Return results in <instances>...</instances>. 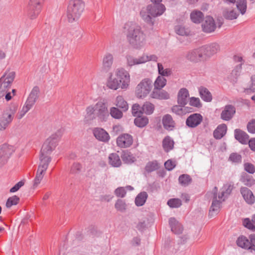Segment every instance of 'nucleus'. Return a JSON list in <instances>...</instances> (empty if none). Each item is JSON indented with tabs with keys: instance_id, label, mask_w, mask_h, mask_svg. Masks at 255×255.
Instances as JSON below:
<instances>
[{
	"instance_id": "c756f323",
	"label": "nucleus",
	"mask_w": 255,
	"mask_h": 255,
	"mask_svg": "<svg viewBox=\"0 0 255 255\" xmlns=\"http://www.w3.org/2000/svg\"><path fill=\"white\" fill-rule=\"evenodd\" d=\"M115 105L117 106L116 108L121 109L124 112H127L128 109V105L127 102L122 96L117 97L115 101Z\"/></svg>"
},
{
	"instance_id": "bf43d9fd",
	"label": "nucleus",
	"mask_w": 255,
	"mask_h": 255,
	"mask_svg": "<svg viewBox=\"0 0 255 255\" xmlns=\"http://www.w3.org/2000/svg\"><path fill=\"white\" fill-rule=\"evenodd\" d=\"M132 114L135 117L142 114L141 107L138 104H133L132 106Z\"/></svg>"
},
{
	"instance_id": "412c9836",
	"label": "nucleus",
	"mask_w": 255,
	"mask_h": 255,
	"mask_svg": "<svg viewBox=\"0 0 255 255\" xmlns=\"http://www.w3.org/2000/svg\"><path fill=\"white\" fill-rule=\"evenodd\" d=\"M93 132L96 138L99 141L107 142L110 139L109 133L103 128H94Z\"/></svg>"
},
{
	"instance_id": "dca6fc26",
	"label": "nucleus",
	"mask_w": 255,
	"mask_h": 255,
	"mask_svg": "<svg viewBox=\"0 0 255 255\" xmlns=\"http://www.w3.org/2000/svg\"><path fill=\"white\" fill-rule=\"evenodd\" d=\"M39 93L40 90L39 87L37 86H34L30 93L24 106L31 109L38 99Z\"/></svg>"
},
{
	"instance_id": "a19ab883",
	"label": "nucleus",
	"mask_w": 255,
	"mask_h": 255,
	"mask_svg": "<svg viewBox=\"0 0 255 255\" xmlns=\"http://www.w3.org/2000/svg\"><path fill=\"white\" fill-rule=\"evenodd\" d=\"M243 225L246 228L255 232V214L252 216V219L245 218L243 222Z\"/></svg>"
},
{
	"instance_id": "473e14b6",
	"label": "nucleus",
	"mask_w": 255,
	"mask_h": 255,
	"mask_svg": "<svg viewBox=\"0 0 255 255\" xmlns=\"http://www.w3.org/2000/svg\"><path fill=\"white\" fill-rule=\"evenodd\" d=\"M174 142L168 135L165 136L162 140V147L166 152H168L174 148Z\"/></svg>"
},
{
	"instance_id": "a18cd8bd",
	"label": "nucleus",
	"mask_w": 255,
	"mask_h": 255,
	"mask_svg": "<svg viewBox=\"0 0 255 255\" xmlns=\"http://www.w3.org/2000/svg\"><path fill=\"white\" fill-rule=\"evenodd\" d=\"M123 112H124L121 109L113 107L111 108L110 114L112 118L115 119H120L123 116Z\"/></svg>"
},
{
	"instance_id": "603ef678",
	"label": "nucleus",
	"mask_w": 255,
	"mask_h": 255,
	"mask_svg": "<svg viewBox=\"0 0 255 255\" xmlns=\"http://www.w3.org/2000/svg\"><path fill=\"white\" fill-rule=\"evenodd\" d=\"M157 67L158 73L161 75V76H169L171 75L172 71L171 69L169 68L164 69L161 63H158Z\"/></svg>"
},
{
	"instance_id": "79ce46f5",
	"label": "nucleus",
	"mask_w": 255,
	"mask_h": 255,
	"mask_svg": "<svg viewBox=\"0 0 255 255\" xmlns=\"http://www.w3.org/2000/svg\"><path fill=\"white\" fill-rule=\"evenodd\" d=\"M159 168V164L157 161L155 160L148 162L144 167V170L149 173L157 170Z\"/></svg>"
},
{
	"instance_id": "2f4dec72",
	"label": "nucleus",
	"mask_w": 255,
	"mask_h": 255,
	"mask_svg": "<svg viewBox=\"0 0 255 255\" xmlns=\"http://www.w3.org/2000/svg\"><path fill=\"white\" fill-rule=\"evenodd\" d=\"M134 120V125L138 128H142L145 127L149 123L148 118L141 115L136 116Z\"/></svg>"
},
{
	"instance_id": "393cba45",
	"label": "nucleus",
	"mask_w": 255,
	"mask_h": 255,
	"mask_svg": "<svg viewBox=\"0 0 255 255\" xmlns=\"http://www.w3.org/2000/svg\"><path fill=\"white\" fill-rule=\"evenodd\" d=\"M169 224L173 233L178 235L182 233L183 227L175 218H170L169 219Z\"/></svg>"
},
{
	"instance_id": "338daca9",
	"label": "nucleus",
	"mask_w": 255,
	"mask_h": 255,
	"mask_svg": "<svg viewBox=\"0 0 255 255\" xmlns=\"http://www.w3.org/2000/svg\"><path fill=\"white\" fill-rule=\"evenodd\" d=\"M247 129L250 133H255V119H252L247 125Z\"/></svg>"
},
{
	"instance_id": "b1692460",
	"label": "nucleus",
	"mask_w": 255,
	"mask_h": 255,
	"mask_svg": "<svg viewBox=\"0 0 255 255\" xmlns=\"http://www.w3.org/2000/svg\"><path fill=\"white\" fill-rule=\"evenodd\" d=\"M189 97L188 90L185 88H181L177 95V103L181 107H184L187 104V98Z\"/></svg>"
},
{
	"instance_id": "774afa93",
	"label": "nucleus",
	"mask_w": 255,
	"mask_h": 255,
	"mask_svg": "<svg viewBox=\"0 0 255 255\" xmlns=\"http://www.w3.org/2000/svg\"><path fill=\"white\" fill-rule=\"evenodd\" d=\"M176 166L175 162H173L171 159L167 160L164 163V166L166 169L168 171H171Z\"/></svg>"
},
{
	"instance_id": "680f3d73",
	"label": "nucleus",
	"mask_w": 255,
	"mask_h": 255,
	"mask_svg": "<svg viewBox=\"0 0 255 255\" xmlns=\"http://www.w3.org/2000/svg\"><path fill=\"white\" fill-rule=\"evenodd\" d=\"M244 170L250 174H254L255 172V166L251 163L246 162L244 164Z\"/></svg>"
},
{
	"instance_id": "423d86ee",
	"label": "nucleus",
	"mask_w": 255,
	"mask_h": 255,
	"mask_svg": "<svg viewBox=\"0 0 255 255\" xmlns=\"http://www.w3.org/2000/svg\"><path fill=\"white\" fill-rule=\"evenodd\" d=\"M63 132L64 129L63 128L58 129L55 133L47 138L43 144L41 149H42L43 151H45L51 153L58 145Z\"/></svg>"
},
{
	"instance_id": "39448f33",
	"label": "nucleus",
	"mask_w": 255,
	"mask_h": 255,
	"mask_svg": "<svg viewBox=\"0 0 255 255\" xmlns=\"http://www.w3.org/2000/svg\"><path fill=\"white\" fill-rule=\"evenodd\" d=\"M85 7V3L82 0H70L67 9V17L69 22L78 20L80 17Z\"/></svg>"
},
{
	"instance_id": "c85d7f7f",
	"label": "nucleus",
	"mask_w": 255,
	"mask_h": 255,
	"mask_svg": "<svg viewBox=\"0 0 255 255\" xmlns=\"http://www.w3.org/2000/svg\"><path fill=\"white\" fill-rule=\"evenodd\" d=\"M227 127L225 124L219 125L213 132V135L215 138L220 139L222 138L226 133Z\"/></svg>"
},
{
	"instance_id": "a878e982",
	"label": "nucleus",
	"mask_w": 255,
	"mask_h": 255,
	"mask_svg": "<svg viewBox=\"0 0 255 255\" xmlns=\"http://www.w3.org/2000/svg\"><path fill=\"white\" fill-rule=\"evenodd\" d=\"M150 97L152 98L158 100H167L170 98L169 94L166 91L162 90V89L155 88H154L151 92Z\"/></svg>"
},
{
	"instance_id": "aec40b11",
	"label": "nucleus",
	"mask_w": 255,
	"mask_h": 255,
	"mask_svg": "<svg viewBox=\"0 0 255 255\" xmlns=\"http://www.w3.org/2000/svg\"><path fill=\"white\" fill-rule=\"evenodd\" d=\"M236 113V108L232 105H227L221 114V118L226 121L231 120Z\"/></svg>"
},
{
	"instance_id": "69168bd1",
	"label": "nucleus",
	"mask_w": 255,
	"mask_h": 255,
	"mask_svg": "<svg viewBox=\"0 0 255 255\" xmlns=\"http://www.w3.org/2000/svg\"><path fill=\"white\" fill-rule=\"evenodd\" d=\"M126 193V191L124 187H118L115 190V194L118 197H124Z\"/></svg>"
},
{
	"instance_id": "bb28decb",
	"label": "nucleus",
	"mask_w": 255,
	"mask_h": 255,
	"mask_svg": "<svg viewBox=\"0 0 255 255\" xmlns=\"http://www.w3.org/2000/svg\"><path fill=\"white\" fill-rule=\"evenodd\" d=\"M234 135L235 139L241 143L243 144H247L249 136L245 131L239 128L236 129L234 130Z\"/></svg>"
},
{
	"instance_id": "052dcab7",
	"label": "nucleus",
	"mask_w": 255,
	"mask_h": 255,
	"mask_svg": "<svg viewBox=\"0 0 255 255\" xmlns=\"http://www.w3.org/2000/svg\"><path fill=\"white\" fill-rule=\"evenodd\" d=\"M82 165L79 162H74L71 166L70 173L71 174L79 173L82 169Z\"/></svg>"
},
{
	"instance_id": "f3484780",
	"label": "nucleus",
	"mask_w": 255,
	"mask_h": 255,
	"mask_svg": "<svg viewBox=\"0 0 255 255\" xmlns=\"http://www.w3.org/2000/svg\"><path fill=\"white\" fill-rule=\"evenodd\" d=\"M202 30L206 33H211L215 31L216 28L214 18L211 16H207L202 24Z\"/></svg>"
},
{
	"instance_id": "13d9d810",
	"label": "nucleus",
	"mask_w": 255,
	"mask_h": 255,
	"mask_svg": "<svg viewBox=\"0 0 255 255\" xmlns=\"http://www.w3.org/2000/svg\"><path fill=\"white\" fill-rule=\"evenodd\" d=\"M174 29L176 33L179 35L184 36L189 34V32L186 30L184 27L181 25L175 26Z\"/></svg>"
},
{
	"instance_id": "4468645a",
	"label": "nucleus",
	"mask_w": 255,
	"mask_h": 255,
	"mask_svg": "<svg viewBox=\"0 0 255 255\" xmlns=\"http://www.w3.org/2000/svg\"><path fill=\"white\" fill-rule=\"evenodd\" d=\"M117 146L121 148H128L133 143L132 136L128 133H122L117 138Z\"/></svg>"
},
{
	"instance_id": "0e129e2a",
	"label": "nucleus",
	"mask_w": 255,
	"mask_h": 255,
	"mask_svg": "<svg viewBox=\"0 0 255 255\" xmlns=\"http://www.w3.org/2000/svg\"><path fill=\"white\" fill-rule=\"evenodd\" d=\"M242 64L243 63L240 64L234 68L231 73L232 76L237 78L239 76H240L242 69Z\"/></svg>"
},
{
	"instance_id": "4d7b16f0",
	"label": "nucleus",
	"mask_w": 255,
	"mask_h": 255,
	"mask_svg": "<svg viewBox=\"0 0 255 255\" xmlns=\"http://www.w3.org/2000/svg\"><path fill=\"white\" fill-rule=\"evenodd\" d=\"M238 16L239 14L234 10L227 11L224 13V16L227 19L233 20L236 19Z\"/></svg>"
},
{
	"instance_id": "e433bc0d",
	"label": "nucleus",
	"mask_w": 255,
	"mask_h": 255,
	"mask_svg": "<svg viewBox=\"0 0 255 255\" xmlns=\"http://www.w3.org/2000/svg\"><path fill=\"white\" fill-rule=\"evenodd\" d=\"M237 245L243 249L250 250L251 247L250 246V240L244 236H240L237 240Z\"/></svg>"
},
{
	"instance_id": "6e6d98bb",
	"label": "nucleus",
	"mask_w": 255,
	"mask_h": 255,
	"mask_svg": "<svg viewBox=\"0 0 255 255\" xmlns=\"http://www.w3.org/2000/svg\"><path fill=\"white\" fill-rule=\"evenodd\" d=\"M242 156L236 152L232 153L229 156V160L232 162L240 163L242 162Z\"/></svg>"
},
{
	"instance_id": "e2e57ef3",
	"label": "nucleus",
	"mask_w": 255,
	"mask_h": 255,
	"mask_svg": "<svg viewBox=\"0 0 255 255\" xmlns=\"http://www.w3.org/2000/svg\"><path fill=\"white\" fill-rule=\"evenodd\" d=\"M189 104L191 106L195 107L197 108H200L202 107V104L200 100L198 98L192 97L190 98Z\"/></svg>"
},
{
	"instance_id": "ddd939ff",
	"label": "nucleus",
	"mask_w": 255,
	"mask_h": 255,
	"mask_svg": "<svg viewBox=\"0 0 255 255\" xmlns=\"http://www.w3.org/2000/svg\"><path fill=\"white\" fill-rule=\"evenodd\" d=\"M204 56L203 51L200 47L188 51L185 57L188 61L196 63L201 61Z\"/></svg>"
},
{
	"instance_id": "6ab92c4d",
	"label": "nucleus",
	"mask_w": 255,
	"mask_h": 255,
	"mask_svg": "<svg viewBox=\"0 0 255 255\" xmlns=\"http://www.w3.org/2000/svg\"><path fill=\"white\" fill-rule=\"evenodd\" d=\"M204 56L210 57L217 53L220 50V45L217 43H212L201 47Z\"/></svg>"
},
{
	"instance_id": "5fc2aeb1",
	"label": "nucleus",
	"mask_w": 255,
	"mask_h": 255,
	"mask_svg": "<svg viewBox=\"0 0 255 255\" xmlns=\"http://www.w3.org/2000/svg\"><path fill=\"white\" fill-rule=\"evenodd\" d=\"M250 82L249 87L245 90V92L247 94L255 92V74L251 76Z\"/></svg>"
},
{
	"instance_id": "864d4df0",
	"label": "nucleus",
	"mask_w": 255,
	"mask_h": 255,
	"mask_svg": "<svg viewBox=\"0 0 255 255\" xmlns=\"http://www.w3.org/2000/svg\"><path fill=\"white\" fill-rule=\"evenodd\" d=\"M18 106L16 104H11L4 111V113L5 114L8 115H10L12 119H13L14 116L17 111Z\"/></svg>"
},
{
	"instance_id": "f03ea898",
	"label": "nucleus",
	"mask_w": 255,
	"mask_h": 255,
	"mask_svg": "<svg viewBox=\"0 0 255 255\" xmlns=\"http://www.w3.org/2000/svg\"><path fill=\"white\" fill-rule=\"evenodd\" d=\"M166 7L163 4L151 3L148 4L145 8H142L140 11V16L147 24L153 26L154 20L152 17L161 15L165 11Z\"/></svg>"
},
{
	"instance_id": "c03bdc74",
	"label": "nucleus",
	"mask_w": 255,
	"mask_h": 255,
	"mask_svg": "<svg viewBox=\"0 0 255 255\" xmlns=\"http://www.w3.org/2000/svg\"><path fill=\"white\" fill-rule=\"evenodd\" d=\"M178 181L180 184L185 187L192 182V179L189 175L184 174L179 176Z\"/></svg>"
},
{
	"instance_id": "20e7f679",
	"label": "nucleus",
	"mask_w": 255,
	"mask_h": 255,
	"mask_svg": "<svg viewBox=\"0 0 255 255\" xmlns=\"http://www.w3.org/2000/svg\"><path fill=\"white\" fill-rule=\"evenodd\" d=\"M50 153L41 149L39 155L40 163L38 167L35 177L33 180V187L35 188L40 184L44 175L51 161Z\"/></svg>"
},
{
	"instance_id": "58836bf2",
	"label": "nucleus",
	"mask_w": 255,
	"mask_h": 255,
	"mask_svg": "<svg viewBox=\"0 0 255 255\" xmlns=\"http://www.w3.org/2000/svg\"><path fill=\"white\" fill-rule=\"evenodd\" d=\"M190 18L194 23H200L204 19V14L200 10H194L190 14Z\"/></svg>"
},
{
	"instance_id": "37998d69",
	"label": "nucleus",
	"mask_w": 255,
	"mask_h": 255,
	"mask_svg": "<svg viewBox=\"0 0 255 255\" xmlns=\"http://www.w3.org/2000/svg\"><path fill=\"white\" fill-rule=\"evenodd\" d=\"M155 109L154 105L149 102H145L141 107L142 114L145 113L146 115H150L152 114Z\"/></svg>"
},
{
	"instance_id": "f704fd0d",
	"label": "nucleus",
	"mask_w": 255,
	"mask_h": 255,
	"mask_svg": "<svg viewBox=\"0 0 255 255\" xmlns=\"http://www.w3.org/2000/svg\"><path fill=\"white\" fill-rule=\"evenodd\" d=\"M199 94L202 99L207 102H211L212 96L210 92L205 87H200L199 89Z\"/></svg>"
},
{
	"instance_id": "a211bd4d",
	"label": "nucleus",
	"mask_w": 255,
	"mask_h": 255,
	"mask_svg": "<svg viewBox=\"0 0 255 255\" xmlns=\"http://www.w3.org/2000/svg\"><path fill=\"white\" fill-rule=\"evenodd\" d=\"M203 117L200 114L195 113L190 115L186 120V125L189 128H194L201 124Z\"/></svg>"
},
{
	"instance_id": "c9c22d12",
	"label": "nucleus",
	"mask_w": 255,
	"mask_h": 255,
	"mask_svg": "<svg viewBox=\"0 0 255 255\" xmlns=\"http://www.w3.org/2000/svg\"><path fill=\"white\" fill-rule=\"evenodd\" d=\"M240 181L248 187H251L255 184V180L253 177L245 172L242 174Z\"/></svg>"
},
{
	"instance_id": "3c124183",
	"label": "nucleus",
	"mask_w": 255,
	"mask_h": 255,
	"mask_svg": "<svg viewBox=\"0 0 255 255\" xmlns=\"http://www.w3.org/2000/svg\"><path fill=\"white\" fill-rule=\"evenodd\" d=\"M167 205L172 208H177L182 205V201L178 198H172L168 200Z\"/></svg>"
},
{
	"instance_id": "7ed1b4c3",
	"label": "nucleus",
	"mask_w": 255,
	"mask_h": 255,
	"mask_svg": "<svg viewBox=\"0 0 255 255\" xmlns=\"http://www.w3.org/2000/svg\"><path fill=\"white\" fill-rule=\"evenodd\" d=\"M130 82L129 73L124 68L118 69L116 72V77L111 76L107 83V86L111 89L117 90L119 88L127 89Z\"/></svg>"
},
{
	"instance_id": "8fccbe9b",
	"label": "nucleus",
	"mask_w": 255,
	"mask_h": 255,
	"mask_svg": "<svg viewBox=\"0 0 255 255\" xmlns=\"http://www.w3.org/2000/svg\"><path fill=\"white\" fill-rule=\"evenodd\" d=\"M20 200L19 198L16 195L9 197L6 202L5 206L7 208H10L13 205H17Z\"/></svg>"
},
{
	"instance_id": "4be33fe9",
	"label": "nucleus",
	"mask_w": 255,
	"mask_h": 255,
	"mask_svg": "<svg viewBox=\"0 0 255 255\" xmlns=\"http://www.w3.org/2000/svg\"><path fill=\"white\" fill-rule=\"evenodd\" d=\"M240 192L244 199L248 204L252 205L255 203V196L252 191L248 188L242 187L240 189Z\"/></svg>"
},
{
	"instance_id": "6e6552de",
	"label": "nucleus",
	"mask_w": 255,
	"mask_h": 255,
	"mask_svg": "<svg viewBox=\"0 0 255 255\" xmlns=\"http://www.w3.org/2000/svg\"><path fill=\"white\" fill-rule=\"evenodd\" d=\"M152 88V81L149 78H144L137 85L135 95L138 98H143L147 96Z\"/></svg>"
},
{
	"instance_id": "49530a36",
	"label": "nucleus",
	"mask_w": 255,
	"mask_h": 255,
	"mask_svg": "<svg viewBox=\"0 0 255 255\" xmlns=\"http://www.w3.org/2000/svg\"><path fill=\"white\" fill-rule=\"evenodd\" d=\"M236 6L241 13L243 15L244 14L247 10V0H237L236 1Z\"/></svg>"
},
{
	"instance_id": "f257e3e1",
	"label": "nucleus",
	"mask_w": 255,
	"mask_h": 255,
	"mask_svg": "<svg viewBox=\"0 0 255 255\" xmlns=\"http://www.w3.org/2000/svg\"><path fill=\"white\" fill-rule=\"evenodd\" d=\"M124 28L130 44L134 48L140 47L145 40V34L141 27L135 22L129 21L125 24Z\"/></svg>"
},
{
	"instance_id": "ea45409f",
	"label": "nucleus",
	"mask_w": 255,
	"mask_h": 255,
	"mask_svg": "<svg viewBox=\"0 0 255 255\" xmlns=\"http://www.w3.org/2000/svg\"><path fill=\"white\" fill-rule=\"evenodd\" d=\"M148 197L147 193L143 191L139 193L135 199V204L136 206L139 207L143 206L145 203Z\"/></svg>"
},
{
	"instance_id": "7c9ffc66",
	"label": "nucleus",
	"mask_w": 255,
	"mask_h": 255,
	"mask_svg": "<svg viewBox=\"0 0 255 255\" xmlns=\"http://www.w3.org/2000/svg\"><path fill=\"white\" fill-rule=\"evenodd\" d=\"M108 159L109 164L113 167H118L122 165L120 157L117 153L110 154Z\"/></svg>"
},
{
	"instance_id": "4c0bfd02",
	"label": "nucleus",
	"mask_w": 255,
	"mask_h": 255,
	"mask_svg": "<svg viewBox=\"0 0 255 255\" xmlns=\"http://www.w3.org/2000/svg\"><path fill=\"white\" fill-rule=\"evenodd\" d=\"M113 63V57L111 54H107L103 60V68L106 71H108L111 68Z\"/></svg>"
},
{
	"instance_id": "f8f14e48",
	"label": "nucleus",
	"mask_w": 255,
	"mask_h": 255,
	"mask_svg": "<svg viewBox=\"0 0 255 255\" xmlns=\"http://www.w3.org/2000/svg\"><path fill=\"white\" fill-rule=\"evenodd\" d=\"M13 151V147L11 145L3 144L0 146V168L6 162Z\"/></svg>"
},
{
	"instance_id": "72a5a7b5",
	"label": "nucleus",
	"mask_w": 255,
	"mask_h": 255,
	"mask_svg": "<svg viewBox=\"0 0 255 255\" xmlns=\"http://www.w3.org/2000/svg\"><path fill=\"white\" fill-rule=\"evenodd\" d=\"M12 120L13 119L10 115H7L3 113L1 117L0 118V130H4L12 122Z\"/></svg>"
},
{
	"instance_id": "1a4fd4ad",
	"label": "nucleus",
	"mask_w": 255,
	"mask_h": 255,
	"mask_svg": "<svg viewBox=\"0 0 255 255\" xmlns=\"http://www.w3.org/2000/svg\"><path fill=\"white\" fill-rule=\"evenodd\" d=\"M44 0H29L26 8L28 16L31 19H35L40 13L42 2Z\"/></svg>"
},
{
	"instance_id": "5701e85b",
	"label": "nucleus",
	"mask_w": 255,
	"mask_h": 255,
	"mask_svg": "<svg viewBox=\"0 0 255 255\" xmlns=\"http://www.w3.org/2000/svg\"><path fill=\"white\" fill-rule=\"evenodd\" d=\"M162 123L164 129L168 131L173 130L176 126L175 121L169 114H166L163 116Z\"/></svg>"
},
{
	"instance_id": "cd10ccee",
	"label": "nucleus",
	"mask_w": 255,
	"mask_h": 255,
	"mask_svg": "<svg viewBox=\"0 0 255 255\" xmlns=\"http://www.w3.org/2000/svg\"><path fill=\"white\" fill-rule=\"evenodd\" d=\"M125 163L131 164L136 161V158L129 150H123L121 156Z\"/></svg>"
},
{
	"instance_id": "de8ad7c7",
	"label": "nucleus",
	"mask_w": 255,
	"mask_h": 255,
	"mask_svg": "<svg viewBox=\"0 0 255 255\" xmlns=\"http://www.w3.org/2000/svg\"><path fill=\"white\" fill-rule=\"evenodd\" d=\"M166 81L165 78L158 76L154 83V88L162 89L166 85Z\"/></svg>"
},
{
	"instance_id": "0eeeda50",
	"label": "nucleus",
	"mask_w": 255,
	"mask_h": 255,
	"mask_svg": "<svg viewBox=\"0 0 255 255\" xmlns=\"http://www.w3.org/2000/svg\"><path fill=\"white\" fill-rule=\"evenodd\" d=\"M63 132L64 129L63 128L58 129L55 133L47 138L43 144L41 149H42L43 151H45L51 153L58 145Z\"/></svg>"
},
{
	"instance_id": "2eb2a0df",
	"label": "nucleus",
	"mask_w": 255,
	"mask_h": 255,
	"mask_svg": "<svg viewBox=\"0 0 255 255\" xmlns=\"http://www.w3.org/2000/svg\"><path fill=\"white\" fill-rule=\"evenodd\" d=\"M217 187H215L213 190V198L209 213L211 217L213 216L214 213L217 214L219 212L221 207L222 202L217 200Z\"/></svg>"
},
{
	"instance_id": "9b49d317",
	"label": "nucleus",
	"mask_w": 255,
	"mask_h": 255,
	"mask_svg": "<svg viewBox=\"0 0 255 255\" xmlns=\"http://www.w3.org/2000/svg\"><path fill=\"white\" fill-rule=\"evenodd\" d=\"M95 114L99 120L102 122H106L109 117V113L106 104L101 101L95 105Z\"/></svg>"
},
{
	"instance_id": "09e8293b",
	"label": "nucleus",
	"mask_w": 255,
	"mask_h": 255,
	"mask_svg": "<svg viewBox=\"0 0 255 255\" xmlns=\"http://www.w3.org/2000/svg\"><path fill=\"white\" fill-rule=\"evenodd\" d=\"M116 210L121 212H125L127 209V204L124 200L119 199L115 204Z\"/></svg>"
},
{
	"instance_id": "9d476101",
	"label": "nucleus",
	"mask_w": 255,
	"mask_h": 255,
	"mask_svg": "<svg viewBox=\"0 0 255 255\" xmlns=\"http://www.w3.org/2000/svg\"><path fill=\"white\" fill-rule=\"evenodd\" d=\"M14 78L15 72H11L7 75L4 73L0 78V97L3 96L4 93L8 91Z\"/></svg>"
}]
</instances>
